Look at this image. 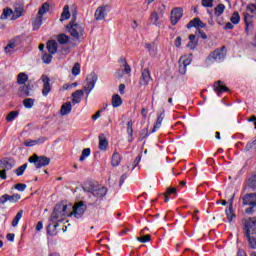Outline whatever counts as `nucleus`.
Returning a JSON list of instances; mask_svg holds the SVG:
<instances>
[{
  "label": "nucleus",
  "mask_w": 256,
  "mask_h": 256,
  "mask_svg": "<svg viewBox=\"0 0 256 256\" xmlns=\"http://www.w3.org/2000/svg\"><path fill=\"white\" fill-rule=\"evenodd\" d=\"M166 10H167V6H165V4H162L161 6H159L158 11H159L160 17H163V14L165 13Z\"/></svg>",
  "instance_id": "nucleus-61"
},
{
  "label": "nucleus",
  "mask_w": 256,
  "mask_h": 256,
  "mask_svg": "<svg viewBox=\"0 0 256 256\" xmlns=\"http://www.w3.org/2000/svg\"><path fill=\"white\" fill-rule=\"evenodd\" d=\"M7 201V194L0 196V205H5Z\"/></svg>",
  "instance_id": "nucleus-64"
},
{
  "label": "nucleus",
  "mask_w": 256,
  "mask_h": 256,
  "mask_svg": "<svg viewBox=\"0 0 256 256\" xmlns=\"http://www.w3.org/2000/svg\"><path fill=\"white\" fill-rule=\"evenodd\" d=\"M177 191H179V187H168L166 189V193L164 194L165 203H167L169 201V195H177Z\"/></svg>",
  "instance_id": "nucleus-29"
},
{
  "label": "nucleus",
  "mask_w": 256,
  "mask_h": 256,
  "mask_svg": "<svg viewBox=\"0 0 256 256\" xmlns=\"http://www.w3.org/2000/svg\"><path fill=\"white\" fill-rule=\"evenodd\" d=\"M163 119H165V110H163L160 113V115L158 116L151 133H155V131H157V129H159V127H161V123H163Z\"/></svg>",
  "instance_id": "nucleus-28"
},
{
  "label": "nucleus",
  "mask_w": 256,
  "mask_h": 256,
  "mask_svg": "<svg viewBox=\"0 0 256 256\" xmlns=\"http://www.w3.org/2000/svg\"><path fill=\"white\" fill-rule=\"evenodd\" d=\"M151 81V71L149 68L142 70V74L139 80L140 87H147Z\"/></svg>",
  "instance_id": "nucleus-9"
},
{
  "label": "nucleus",
  "mask_w": 256,
  "mask_h": 256,
  "mask_svg": "<svg viewBox=\"0 0 256 256\" xmlns=\"http://www.w3.org/2000/svg\"><path fill=\"white\" fill-rule=\"evenodd\" d=\"M203 7H213V0H202Z\"/></svg>",
  "instance_id": "nucleus-62"
},
{
  "label": "nucleus",
  "mask_w": 256,
  "mask_h": 256,
  "mask_svg": "<svg viewBox=\"0 0 256 256\" xmlns=\"http://www.w3.org/2000/svg\"><path fill=\"white\" fill-rule=\"evenodd\" d=\"M23 105H24V107H26V109H31V107H33V105H35V99H33V98L24 99Z\"/></svg>",
  "instance_id": "nucleus-44"
},
{
  "label": "nucleus",
  "mask_w": 256,
  "mask_h": 256,
  "mask_svg": "<svg viewBox=\"0 0 256 256\" xmlns=\"http://www.w3.org/2000/svg\"><path fill=\"white\" fill-rule=\"evenodd\" d=\"M141 157H143V155L140 153L134 160L133 162V169H135V167H137V165H139V163H141Z\"/></svg>",
  "instance_id": "nucleus-60"
},
{
  "label": "nucleus",
  "mask_w": 256,
  "mask_h": 256,
  "mask_svg": "<svg viewBox=\"0 0 256 256\" xmlns=\"http://www.w3.org/2000/svg\"><path fill=\"white\" fill-rule=\"evenodd\" d=\"M71 209H73V211H70V217L74 216L75 219H81L85 211H87V205L83 202V200H81L76 202Z\"/></svg>",
  "instance_id": "nucleus-5"
},
{
  "label": "nucleus",
  "mask_w": 256,
  "mask_h": 256,
  "mask_svg": "<svg viewBox=\"0 0 256 256\" xmlns=\"http://www.w3.org/2000/svg\"><path fill=\"white\" fill-rule=\"evenodd\" d=\"M197 45H199V40L197 39V36H195V34H191L189 36V42L187 44V47L193 50L197 48Z\"/></svg>",
  "instance_id": "nucleus-26"
},
{
  "label": "nucleus",
  "mask_w": 256,
  "mask_h": 256,
  "mask_svg": "<svg viewBox=\"0 0 256 256\" xmlns=\"http://www.w3.org/2000/svg\"><path fill=\"white\" fill-rule=\"evenodd\" d=\"M23 11H24L23 6L16 7L14 11H12L11 21H15L19 19V17L23 15Z\"/></svg>",
  "instance_id": "nucleus-30"
},
{
  "label": "nucleus",
  "mask_w": 256,
  "mask_h": 256,
  "mask_svg": "<svg viewBox=\"0 0 256 256\" xmlns=\"http://www.w3.org/2000/svg\"><path fill=\"white\" fill-rule=\"evenodd\" d=\"M246 238L248 239V243L250 245L251 249H256V238L251 235V236H246Z\"/></svg>",
  "instance_id": "nucleus-53"
},
{
  "label": "nucleus",
  "mask_w": 256,
  "mask_h": 256,
  "mask_svg": "<svg viewBox=\"0 0 256 256\" xmlns=\"http://www.w3.org/2000/svg\"><path fill=\"white\" fill-rule=\"evenodd\" d=\"M187 29H197L199 31L200 29H205L207 27V24H205L203 21H201L200 18H194L189 21V23L186 25Z\"/></svg>",
  "instance_id": "nucleus-12"
},
{
  "label": "nucleus",
  "mask_w": 256,
  "mask_h": 256,
  "mask_svg": "<svg viewBox=\"0 0 256 256\" xmlns=\"http://www.w3.org/2000/svg\"><path fill=\"white\" fill-rule=\"evenodd\" d=\"M79 73H81V64L76 62L72 68V75L77 76Z\"/></svg>",
  "instance_id": "nucleus-51"
},
{
  "label": "nucleus",
  "mask_w": 256,
  "mask_h": 256,
  "mask_svg": "<svg viewBox=\"0 0 256 256\" xmlns=\"http://www.w3.org/2000/svg\"><path fill=\"white\" fill-rule=\"evenodd\" d=\"M101 201H103V199L98 198L93 193L87 194V197L84 198V200H83L85 205L91 206V207H99V205H101Z\"/></svg>",
  "instance_id": "nucleus-7"
},
{
  "label": "nucleus",
  "mask_w": 256,
  "mask_h": 256,
  "mask_svg": "<svg viewBox=\"0 0 256 256\" xmlns=\"http://www.w3.org/2000/svg\"><path fill=\"white\" fill-rule=\"evenodd\" d=\"M242 205L256 207V193H248L242 197Z\"/></svg>",
  "instance_id": "nucleus-14"
},
{
  "label": "nucleus",
  "mask_w": 256,
  "mask_h": 256,
  "mask_svg": "<svg viewBox=\"0 0 256 256\" xmlns=\"http://www.w3.org/2000/svg\"><path fill=\"white\" fill-rule=\"evenodd\" d=\"M149 137V129L144 128L140 132L139 141H143V139H147Z\"/></svg>",
  "instance_id": "nucleus-54"
},
{
  "label": "nucleus",
  "mask_w": 256,
  "mask_h": 256,
  "mask_svg": "<svg viewBox=\"0 0 256 256\" xmlns=\"http://www.w3.org/2000/svg\"><path fill=\"white\" fill-rule=\"evenodd\" d=\"M46 141H47V138L44 136H41L37 140L24 141V145L25 147H35V145H42V143H45Z\"/></svg>",
  "instance_id": "nucleus-19"
},
{
  "label": "nucleus",
  "mask_w": 256,
  "mask_h": 256,
  "mask_svg": "<svg viewBox=\"0 0 256 256\" xmlns=\"http://www.w3.org/2000/svg\"><path fill=\"white\" fill-rule=\"evenodd\" d=\"M214 91L219 97H221L222 93L229 92V88L223 84V81L218 80L214 82Z\"/></svg>",
  "instance_id": "nucleus-15"
},
{
  "label": "nucleus",
  "mask_w": 256,
  "mask_h": 256,
  "mask_svg": "<svg viewBox=\"0 0 256 256\" xmlns=\"http://www.w3.org/2000/svg\"><path fill=\"white\" fill-rule=\"evenodd\" d=\"M181 17H183V8L181 7L174 8L170 14V21L172 25L178 24Z\"/></svg>",
  "instance_id": "nucleus-8"
},
{
  "label": "nucleus",
  "mask_w": 256,
  "mask_h": 256,
  "mask_svg": "<svg viewBox=\"0 0 256 256\" xmlns=\"http://www.w3.org/2000/svg\"><path fill=\"white\" fill-rule=\"evenodd\" d=\"M57 41L60 45H67V43H71V38L67 36L66 34H58Z\"/></svg>",
  "instance_id": "nucleus-32"
},
{
  "label": "nucleus",
  "mask_w": 256,
  "mask_h": 256,
  "mask_svg": "<svg viewBox=\"0 0 256 256\" xmlns=\"http://www.w3.org/2000/svg\"><path fill=\"white\" fill-rule=\"evenodd\" d=\"M159 17H161V15H159L157 12H153L151 14V21H152V23H154V25H157V23L159 21Z\"/></svg>",
  "instance_id": "nucleus-57"
},
{
  "label": "nucleus",
  "mask_w": 256,
  "mask_h": 256,
  "mask_svg": "<svg viewBox=\"0 0 256 256\" xmlns=\"http://www.w3.org/2000/svg\"><path fill=\"white\" fill-rule=\"evenodd\" d=\"M14 189H17V191H25V189H27V185L23 183H18L14 185Z\"/></svg>",
  "instance_id": "nucleus-58"
},
{
  "label": "nucleus",
  "mask_w": 256,
  "mask_h": 256,
  "mask_svg": "<svg viewBox=\"0 0 256 256\" xmlns=\"http://www.w3.org/2000/svg\"><path fill=\"white\" fill-rule=\"evenodd\" d=\"M98 199H103L107 195V189L103 186L96 185L94 192H92Z\"/></svg>",
  "instance_id": "nucleus-22"
},
{
  "label": "nucleus",
  "mask_w": 256,
  "mask_h": 256,
  "mask_svg": "<svg viewBox=\"0 0 256 256\" xmlns=\"http://www.w3.org/2000/svg\"><path fill=\"white\" fill-rule=\"evenodd\" d=\"M0 165H3L9 171L15 167V161L11 158H4L0 160Z\"/></svg>",
  "instance_id": "nucleus-24"
},
{
  "label": "nucleus",
  "mask_w": 256,
  "mask_h": 256,
  "mask_svg": "<svg viewBox=\"0 0 256 256\" xmlns=\"http://www.w3.org/2000/svg\"><path fill=\"white\" fill-rule=\"evenodd\" d=\"M42 61L46 65H49V63H51V61H53V55L51 53L44 52L42 55Z\"/></svg>",
  "instance_id": "nucleus-40"
},
{
  "label": "nucleus",
  "mask_w": 256,
  "mask_h": 256,
  "mask_svg": "<svg viewBox=\"0 0 256 256\" xmlns=\"http://www.w3.org/2000/svg\"><path fill=\"white\" fill-rule=\"evenodd\" d=\"M49 3L45 2L44 4H42V6L40 7L39 11H38V16L43 17V15H45V13H47V11H49Z\"/></svg>",
  "instance_id": "nucleus-41"
},
{
  "label": "nucleus",
  "mask_w": 256,
  "mask_h": 256,
  "mask_svg": "<svg viewBox=\"0 0 256 256\" xmlns=\"http://www.w3.org/2000/svg\"><path fill=\"white\" fill-rule=\"evenodd\" d=\"M182 61H183V58H180L178 61V63H179L178 71H179L180 75H185L187 73V66L181 64Z\"/></svg>",
  "instance_id": "nucleus-49"
},
{
  "label": "nucleus",
  "mask_w": 256,
  "mask_h": 256,
  "mask_svg": "<svg viewBox=\"0 0 256 256\" xmlns=\"http://www.w3.org/2000/svg\"><path fill=\"white\" fill-rule=\"evenodd\" d=\"M98 139H99L100 151H107V148L109 147V141H107L105 134L103 133L99 134Z\"/></svg>",
  "instance_id": "nucleus-21"
},
{
  "label": "nucleus",
  "mask_w": 256,
  "mask_h": 256,
  "mask_svg": "<svg viewBox=\"0 0 256 256\" xmlns=\"http://www.w3.org/2000/svg\"><path fill=\"white\" fill-rule=\"evenodd\" d=\"M256 145V141H252V142H248L246 144V147H245V151H251V149H253V147H255Z\"/></svg>",
  "instance_id": "nucleus-59"
},
{
  "label": "nucleus",
  "mask_w": 256,
  "mask_h": 256,
  "mask_svg": "<svg viewBox=\"0 0 256 256\" xmlns=\"http://www.w3.org/2000/svg\"><path fill=\"white\" fill-rule=\"evenodd\" d=\"M71 18V13L69 12V5L64 6L63 12L61 14L60 17V21L61 23H63V21H67V19Z\"/></svg>",
  "instance_id": "nucleus-36"
},
{
  "label": "nucleus",
  "mask_w": 256,
  "mask_h": 256,
  "mask_svg": "<svg viewBox=\"0 0 256 256\" xmlns=\"http://www.w3.org/2000/svg\"><path fill=\"white\" fill-rule=\"evenodd\" d=\"M27 81H29V76L27 75V73L21 72L18 74L17 76L18 85H25Z\"/></svg>",
  "instance_id": "nucleus-35"
},
{
  "label": "nucleus",
  "mask_w": 256,
  "mask_h": 256,
  "mask_svg": "<svg viewBox=\"0 0 256 256\" xmlns=\"http://www.w3.org/2000/svg\"><path fill=\"white\" fill-rule=\"evenodd\" d=\"M226 56L227 47L222 46L221 48H217L213 52H211L207 57V61H223Z\"/></svg>",
  "instance_id": "nucleus-6"
},
{
  "label": "nucleus",
  "mask_w": 256,
  "mask_h": 256,
  "mask_svg": "<svg viewBox=\"0 0 256 256\" xmlns=\"http://www.w3.org/2000/svg\"><path fill=\"white\" fill-rule=\"evenodd\" d=\"M233 199H235V194H233L229 200V209H226V215L228 217L229 223H231V221H233V219L236 217L235 213H233Z\"/></svg>",
  "instance_id": "nucleus-20"
},
{
  "label": "nucleus",
  "mask_w": 256,
  "mask_h": 256,
  "mask_svg": "<svg viewBox=\"0 0 256 256\" xmlns=\"http://www.w3.org/2000/svg\"><path fill=\"white\" fill-rule=\"evenodd\" d=\"M17 45H19V38L16 37L14 39H11L4 48L5 53L7 55H11V53H13V49H15Z\"/></svg>",
  "instance_id": "nucleus-17"
},
{
  "label": "nucleus",
  "mask_w": 256,
  "mask_h": 256,
  "mask_svg": "<svg viewBox=\"0 0 256 256\" xmlns=\"http://www.w3.org/2000/svg\"><path fill=\"white\" fill-rule=\"evenodd\" d=\"M48 53L51 55H55L57 53V48L59 47V44L55 40H49L46 44Z\"/></svg>",
  "instance_id": "nucleus-23"
},
{
  "label": "nucleus",
  "mask_w": 256,
  "mask_h": 256,
  "mask_svg": "<svg viewBox=\"0 0 256 256\" xmlns=\"http://www.w3.org/2000/svg\"><path fill=\"white\" fill-rule=\"evenodd\" d=\"M29 90H30L29 85L23 84L22 86H20L18 89L19 97H29L31 95Z\"/></svg>",
  "instance_id": "nucleus-27"
},
{
  "label": "nucleus",
  "mask_w": 256,
  "mask_h": 256,
  "mask_svg": "<svg viewBox=\"0 0 256 256\" xmlns=\"http://www.w3.org/2000/svg\"><path fill=\"white\" fill-rule=\"evenodd\" d=\"M122 67H124V69L122 71H124V73H126L127 75H129V73H131V66H129L128 63H125Z\"/></svg>",
  "instance_id": "nucleus-63"
},
{
  "label": "nucleus",
  "mask_w": 256,
  "mask_h": 256,
  "mask_svg": "<svg viewBox=\"0 0 256 256\" xmlns=\"http://www.w3.org/2000/svg\"><path fill=\"white\" fill-rule=\"evenodd\" d=\"M66 217H71V205L56 204L51 214L50 221L54 223L57 221H63Z\"/></svg>",
  "instance_id": "nucleus-1"
},
{
  "label": "nucleus",
  "mask_w": 256,
  "mask_h": 256,
  "mask_svg": "<svg viewBox=\"0 0 256 256\" xmlns=\"http://www.w3.org/2000/svg\"><path fill=\"white\" fill-rule=\"evenodd\" d=\"M18 117H19V111H11L6 116V121H8V123H11V121H15V119H17Z\"/></svg>",
  "instance_id": "nucleus-39"
},
{
  "label": "nucleus",
  "mask_w": 256,
  "mask_h": 256,
  "mask_svg": "<svg viewBox=\"0 0 256 256\" xmlns=\"http://www.w3.org/2000/svg\"><path fill=\"white\" fill-rule=\"evenodd\" d=\"M248 187H250V189H253V191L256 190V176L255 175L248 179Z\"/></svg>",
  "instance_id": "nucleus-52"
},
{
  "label": "nucleus",
  "mask_w": 256,
  "mask_h": 256,
  "mask_svg": "<svg viewBox=\"0 0 256 256\" xmlns=\"http://www.w3.org/2000/svg\"><path fill=\"white\" fill-rule=\"evenodd\" d=\"M224 12H225V5L223 4H218L214 11L217 17H219L220 15H223Z\"/></svg>",
  "instance_id": "nucleus-46"
},
{
  "label": "nucleus",
  "mask_w": 256,
  "mask_h": 256,
  "mask_svg": "<svg viewBox=\"0 0 256 256\" xmlns=\"http://www.w3.org/2000/svg\"><path fill=\"white\" fill-rule=\"evenodd\" d=\"M98 76L95 72H92L88 77H87V84L84 87L85 91H88V93H91L93 91V88L95 87V84L97 83Z\"/></svg>",
  "instance_id": "nucleus-11"
},
{
  "label": "nucleus",
  "mask_w": 256,
  "mask_h": 256,
  "mask_svg": "<svg viewBox=\"0 0 256 256\" xmlns=\"http://www.w3.org/2000/svg\"><path fill=\"white\" fill-rule=\"evenodd\" d=\"M29 163H34L36 169L41 167H47L51 163V159L47 156H38L37 154L32 155L28 159Z\"/></svg>",
  "instance_id": "nucleus-3"
},
{
  "label": "nucleus",
  "mask_w": 256,
  "mask_h": 256,
  "mask_svg": "<svg viewBox=\"0 0 256 256\" xmlns=\"http://www.w3.org/2000/svg\"><path fill=\"white\" fill-rule=\"evenodd\" d=\"M13 16V10L10 8H6L3 10V13L1 15V19H8L9 17Z\"/></svg>",
  "instance_id": "nucleus-50"
},
{
  "label": "nucleus",
  "mask_w": 256,
  "mask_h": 256,
  "mask_svg": "<svg viewBox=\"0 0 256 256\" xmlns=\"http://www.w3.org/2000/svg\"><path fill=\"white\" fill-rule=\"evenodd\" d=\"M247 13L244 14V22L246 24V31L253 29V17H256V5L249 4L246 8Z\"/></svg>",
  "instance_id": "nucleus-2"
},
{
  "label": "nucleus",
  "mask_w": 256,
  "mask_h": 256,
  "mask_svg": "<svg viewBox=\"0 0 256 256\" xmlns=\"http://www.w3.org/2000/svg\"><path fill=\"white\" fill-rule=\"evenodd\" d=\"M41 80L43 82L42 95L44 97H47V95H49V93H51V78H49L47 75L43 74L41 76Z\"/></svg>",
  "instance_id": "nucleus-13"
},
{
  "label": "nucleus",
  "mask_w": 256,
  "mask_h": 256,
  "mask_svg": "<svg viewBox=\"0 0 256 256\" xmlns=\"http://www.w3.org/2000/svg\"><path fill=\"white\" fill-rule=\"evenodd\" d=\"M230 21L234 25L239 24V21H241V16L239 15V12H234L230 18Z\"/></svg>",
  "instance_id": "nucleus-45"
},
{
  "label": "nucleus",
  "mask_w": 256,
  "mask_h": 256,
  "mask_svg": "<svg viewBox=\"0 0 256 256\" xmlns=\"http://www.w3.org/2000/svg\"><path fill=\"white\" fill-rule=\"evenodd\" d=\"M108 13H109L108 5L100 6L95 11L94 17H95L96 21H103V19H105V17H107Z\"/></svg>",
  "instance_id": "nucleus-10"
},
{
  "label": "nucleus",
  "mask_w": 256,
  "mask_h": 256,
  "mask_svg": "<svg viewBox=\"0 0 256 256\" xmlns=\"http://www.w3.org/2000/svg\"><path fill=\"white\" fill-rule=\"evenodd\" d=\"M127 134H128V141L129 143H131L133 141V121L130 120L128 123H127Z\"/></svg>",
  "instance_id": "nucleus-37"
},
{
  "label": "nucleus",
  "mask_w": 256,
  "mask_h": 256,
  "mask_svg": "<svg viewBox=\"0 0 256 256\" xmlns=\"http://www.w3.org/2000/svg\"><path fill=\"white\" fill-rule=\"evenodd\" d=\"M121 163V154L114 152L112 155L111 165L112 167H119Z\"/></svg>",
  "instance_id": "nucleus-33"
},
{
  "label": "nucleus",
  "mask_w": 256,
  "mask_h": 256,
  "mask_svg": "<svg viewBox=\"0 0 256 256\" xmlns=\"http://www.w3.org/2000/svg\"><path fill=\"white\" fill-rule=\"evenodd\" d=\"M91 155V148H85L82 150V155L80 156V161H85L87 157Z\"/></svg>",
  "instance_id": "nucleus-48"
},
{
  "label": "nucleus",
  "mask_w": 256,
  "mask_h": 256,
  "mask_svg": "<svg viewBox=\"0 0 256 256\" xmlns=\"http://www.w3.org/2000/svg\"><path fill=\"white\" fill-rule=\"evenodd\" d=\"M121 105H123V99L121 98V96H119V94H114L112 96V106L117 108L121 107Z\"/></svg>",
  "instance_id": "nucleus-34"
},
{
  "label": "nucleus",
  "mask_w": 256,
  "mask_h": 256,
  "mask_svg": "<svg viewBox=\"0 0 256 256\" xmlns=\"http://www.w3.org/2000/svg\"><path fill=\"white\" fill-rule=\"evenodd\" d=\"M243 223H244L243 231H244L245 237L256 235V217L245 219Z\"/></svg>",
  "instance_id": "nucleus-4"
},
{
  "label": "nucleus",
  "mask_w": 256,
  "mask_h": 256,
  "mask_svg": "<svg viewBox=\"0 0 256 256\" xmlns=\"http://www.w3.org/2000/svg\"><path fill=\"white\" fill-rule=\"evenodd\" d=\"M6 197L9 203H17L19 199H21L20 194H13V195L6 194Z\"/></svg>",
  "instance_id": "nucleus-42"
},
{
  "label": "nucleus",
  "mask_w": 256,
  "mask_h": 256,
  "mask_svg": "<svg viewBox=\"0 0 256 256\" xmlns=\"http://www.w3.org/2000/svg\"><path fill=\"white\" fill-rule=\"evenodd\" d=\"M25 169H27V163H25L22 166H19L17 169H15L14 173H16V175L18 177H21V175H23L25 173Z\"/></svg>",
  "instance_id": "nucleus-47"
},
{
  "label": "nucleus",
  "mask_w": 256,
  "mask_h": 256,
  "mask_svg": "<svg viewBox=\"0 0 256 256\" xmlns=\"http://www.w3.org/2000/svg\"><path fill=\"white\" fill-rule=\"evenodd\" d=\"M21 217H23V210H20L14 217L12 221V227H17V225H19V221L21 220Z\"/></svg>",
  "instance_id": "nucleus-43"
},
{
  "label": "nucleus",
  "mask_w": 256,
  "mask_h": 256,
  "mask_svg": "<svg viewBox=\"0 0 256 256\" xmlns=\"http://www.w3.org/2000/svg\"><path fill=\"white\" fill-rule=\"evenodd\" d=\"M83 95H85L83 90H76L74 93H72V102L81 103V97H83Z\"/></svg>",
  "instance_id": "nucleus-31"
},
{
  "label": "nucleus",
  "mask_w": 256,
  "mask_h": 256,
  "mask_svg": "<svg viewBox=\"0 0 256 256\" xmlns=\"http://www.w3.org/2000/svg\"><path fill=\"white\" fill-rule=\"evenodd\" d=\"M71 109H73V106L71 105V102L64 103L61 106L60 115H62V117H65V115H69V113H71Z\"/></svg>",
  "instance_id": "nucleus-25"
},
{
  "label": "nucleus",
  "mask_w": 256,
  "mask_h": 256,
  "mask_svg": "<svg viewBox=\"0 0 256 256\" xmlns=\"http://www.w3.org/2000/svg\"><path fill=\"white\" fill-rule=\"evenodd\" d=\"M137 241H140V243H148V241H151V235L147 234V235L138 237Z\"/></svg>",
  "instance_id": "nucleus-56"
},
{
  "label": "nucleus",
  "mask_w": 256,
  "mask_h": 256,
  "mask_svg": "<svg viewBox=\"0 0 256 256\" xmlns=\"http://www.w3.org/2000/svg\"><path fill=\"white\" fill-rule=\"evenodd\" d=\"M145 49L150 53V55H155V46L151 43L145 44Z\"/></svg>",
  "instance_id": "nucleus-55"
},
{
  "label": "nucleus",
  "mask_w": 256,
  "mask_h": 256,
  "mask_svg": "<svg viewBox=\"0 0 256 256\" xmlns=\"http://www.w3.org/2000/svg\"><path fill=\"white\" fill-rule=\"evenodd\" d=\"M41 25H43V16L37 15L36 19L33 22V31H37V29H39Z\"/></svg>",
  "instance_id": "nucleus-38"
},
{
  "label": "nucleus",
  "mask_w": 256,
  "mask_h": 256,
  "mask_svg": "<svg viewBox=\"0 0 256 256\" xmlns=\"http://www.w3.org/2000/svg\"><path fill=\"white\" fill-rule=\"evenodd\" d=\"M97 185L98 184L96 182L87 180L86 182H84L82 184V189H83V191H85V193H87V195H89V193H94Z\"/></svg>",
  "instance_id": "nucleus-16"
},
{
  "label": "nucleus",
  "mask_w": 256,
  "mask_h": 256,
  "mask_svg": "<svg viewBox=\"0 0 256 256\" xmlns=\"http://www.w3.org/2000/svg\"><path fill=\"white\" fill-rule=\"evenodd\" d=\"M67 31L69 33H83V26L81 24H77L75 22H70L67 26Z\"/></svg>",
  "instance_id": "nucleus-18"
}]
</instances>
